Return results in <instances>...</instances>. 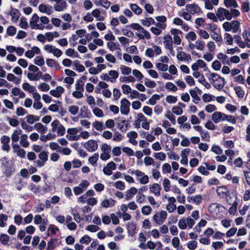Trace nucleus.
<instances>
[{
	"label": "nucleus",
	"instance_id": "16",
	"mask_svg": "<svg viewBox=\"0 0 250 250\" xmlns=\"http://www.w3.org/2000/svg\"><path fill=\"white\" fill-rule=\"evenodd\" d=\"M80 115L83 118H89L91 115V113L88 110V107L83 106L80 109Z\"/></svg>",
	"mask_w": 250,
	"mask_h": 250
},
{
	"label": "nucleus",
	"instance_id": "32",
	"mask_svg": "<svg viewBox=\"0 0 250 250\" xmlns=\"http://www.w3.org/2000/svg\"><path fill=\"white\" fill-rule=\"evenodd\" d=\"M224 3L227 7L233 6L238 7V4L235 0H224Z\"/></svg>",
	"mask_w": 250,
	"mask_h": 250
},
{
	"label": "nucleus",
	"instance_id": "7",
	"mask_svg": "<svg viewBox=\"0 0 250 250\" xmlns=\"http://www.w3.org/2000/svg\"><path fill=\"white\" fill-rule=\"evenodd\" d=\"M65 91L64 88L61 86H58L56 89L50 90V94L54 97L59 98L61 96L62 94Z\"/></svg>",
	"mask_w": 250,
	"mask_h": 250
},
{
	"label": "nucleus",
	"instance_id": "52",
	"mask_svg": "<svg viewBox=\"0 0 250 250\" xmlns=\"http://www.w3.org/2000/svg\"><path fill=\"white\" fill-rule=\"evenodd\" d=\"M166 88L173 91H176L177 90L176 86L171 82L167 83L166 84Z\"/></svg>",
	"mask_w": 250,
	"mask_h": 250
},
{
	"label": "nucleus",
	"instance_id": "20",
	"mask_svg": "<svg viewBox=\"0 0 250 250\" xmlns=\"http://www.w3.org/2000/svg\"><path fill=\"white\" fill-rule=\"evenodd\" d=\"M35 128L42 134H44L47 130V128L44 126L40 123L35 124L34 125Z\"/></svg>",
	"mask_w": 250,
	"mask_h": 250
},
{
	"label": "nucleus",
	"instance_id": "12",
	"mask_svg": "<svg viewBox=\"0 0 250 250\" xmlns=\"http://www.w3.org/2000/svg\"><path fill=\"white\" fill-rule=\"evenodd\" d=\"M161 190V187L160 185L156 183L153 184L152 186L150 187V191L157 196L160 195Z\"/></svg>",
	"mask_w": 250,
	"mask_h": 250
},
{
	"label": "nucleus",
	"instance_id": "62",
	"mask_svg": "<svg viewBox=\"0 0 250 250\" xmlns=\"http://www.w3.org/2000/svg\"><path fill=\"white\" fill-rule=\"evenodd\" d=\"M97 5L103 6L106 9H108L110 5V2L107 0H100Z\"/></svg>",
	"mask_w": 250,
	"mask_h": 250
},
{
	"label": "nucleus",
	"instance_id": "8",
	"mask_svg": "<svg viewBox=\"0 0 250 250\" xmlns=\"http://www.w3.org/2000/svg\"><path fill=\"white\" fill-rule=\"evenodd\" d=\"M186 8V10L192 15L199 12L201 10L200 7L198 5L195 4H187Z\"/></svg>",
	"mask_w": 250,
	"mask_h": 250
},
{
	"label": "nucleus",
	"instance_id": "1",
	"mask_svg": "<svg viewBox=\"0 0 250 250\" xmlns=\"http://www.w3.org/2000/svg\"><path fill=\"white\" fill-rule=\"evenodd\" d=\"M126 28H132L134 30H136L137 31H141L144 35H142L140 33H136V36L140 40H144L145 38H146L147 40H149L151 39L150 34L148 31L146 30L144 27L141 26L139 23H132L130 24L126 25L125 26Z\"/></svg>",
	"mask_w": 250,
	"mask_h": 250
},
{
	"label": "nucleus",
	"instance_id": "53",
	"mask_svg": "<svg viewBox=\"0 0 250 250\" xmlns=\"http://www.w3.org/2000/svg\"><path fill=\"white\" fill-rule=\"evenodd\" d=\"M154 157L158 159L163 161L166 158V155L165 153L161 152L158 153H154Z\"/></svg>",
	"mask_w": 250,
	"mask_h": 250
},
{
	"label": "nucleus",
	"instance_id": "19",
	"mask_svg": "<svg viewBox=\"0 0 250 250\" xmlns=\"http://www.w3.org/2000/svg\"><path fill=\"white\" fill-rule=\"evenodd\" d=\"M190 149L189 148L188 149H184L181 152V156L182 157V158L180 161V162L183 164V165H188V159L187 156H185V152H186L187 154H188L190 152Z\"/></svg>",
	"mask_w": 250,
	"mask_h": 250
},
{
	"label": "nucleus",
	"instance_id": "22",
	"mask_svg": "<svg viewBox=\"0 0 250 250\" xmlns=\"http://www.w3.org/2000/svg\"><path fill=\"white\" fill-rule=\"evenodd\" d=\"M164 39H165L164 43L166 48L172 46V39L171 36L169 34H166L164 36Z\"/></svg>",
	"mask_w": 250,
	"mask_h": 250
},
{
	"label": "nucleus",
	"instance_id": "14",
	"mask_svg": "<svg viewBox=\"0 0 250 250\" xmlns=\"http://www.w3.org/2000/svg\"><path fill=\"white\" fill-rule=\"evenodd\" d=\"M227 120L233 124L236 123V119L231 115H227L224 113L220 112V120Z\"/></svg>",
	"mask_w": 250,
	"mask_h": 250
},
{
	"label": "nucleus",
	"instance_id": "57",
	"mask_svg": "<svg viewBox=\"0 0 250 250\" xmlns=\"http://www.w3.org/2000/svg\"><path fill=\"white\" fill-rule=\"evenodd\" d=\"M83 85H84V83H83V82L82 80H78L76 83V89L77 90L83 91L84 90Z\"/></svg>",
	"mask_w": 250,
	"mask_h": 250
},
{
	"label": "nucleus",
	"instance_id": "64",
	"mask_svg": "<svg viewBox=\"0 0 250 250\" xmlns=\"http://www.w3.org/2000/svg\"><path fill=\"white\" fill-rule=\"evenodd\" d=\"M172 112L177 115H180L183 113V110L180 106H175L172 108Z\"/></svg>",
	"mask_w": 250,
	"mask_h": 250
},
{
	"label": "nucleus",
	"instance_id": "27",
	"mask_svg": "<svg viewBox=\"0 0 250 250\" xmlns=\"http://www.w3.org/2000/svg\"><path fill=\"white\" fill-rule=\"evenodd\" d=\"M73 65L76 67V70L79 72H82L85 70V67L83 65L80 64V61L79 60H75L73 62Z\"/></svg>",
	"mask_w": 250,
	"mask_h": 250
},
{
	"label": "nucleus",
	"instance_id": "17",
	"mask_svg": "<svg viewBox=\"0 0 250 250\" xmlns=\"http://www.w3.org/2000/svg\"><path fill=\"white\" fill-rule=\"evenodd\" d=\"M58 239L51 238L47 243V247L46 250H53L57 246Z\"/></svg>",
	"mask_w": 250,
	"mask_h": 250
},
{
	"label": "nucleus",
	"instance_id": "36",
	"mask_svg": "<svg viewBox=\"0 0 250 250\" xmlns=\"http://www.w3.org/2000/svg\"><path fill=\"white\" fill-rule=\"evenodd\" d=\"M34 63L38 66H42L44 64V58L42 56H37L34 59Z\"/></svg>",
	"mask_w": 250,
	"mask_h": 250
},
{
	"label": "nucleus",
	"instance_id": "47",
	"mask_svg": "<svg viewBox=\"0 0 250 250\" xmlns=\"http://www.w3.org/2000/svg\"><path fill=\"white\" fill-rule=\"evenodd\" d=\"M232 206L229 208V212L230 214H234L237 210V207L238 205V203L237 201H234L233 203H232Z\"/></svg>",
	"mask_w": 250,
	"mask_h": 250
},
{
	"label": "nucleus",
	"instance_id": "4",
	"mask_svg": "<svg viewBox=\"0 0 250 250\" xmlns=\"http://www.w3.org/2000/svg\"><path fill=\"white\" fill-rule=\"evenodd\" d=\"M84 147L88 151L93 152L98 149V145L95 140H90L85 143Z\"/></svg>",
	"mask_w": 250,
	"mask_h": 250
},
{
	"label": "nucleus",
	"instance_id": "45",
	"mask_svg": "<svg viewBox=\"0 0 250 250\" xmlns=\"http://www.w3.org/2000/svg\"><path fill=\"white\" fill-rule=\"evenodd\" d=\"M120 69L122 71V73L124 75H128L131 72V68L126 66L122 65L121 66Z\"/></svg>",
	"mask_w": 250,
	"mask_h": 250
},
{
	"label": "nucleus",
	"instance_id": "59",
	"mask_svg": "<svg viewBox=\"0 0 250 250\" xmlns=\"http://www.w3.org/2000/svg\"><path fill=\"white\" fill-rule=\"evenodd\" d=\"M39 157L44 162L47 161L48 158V152L45 151L41 152L39 155Z\"/></svg>",
	"mask_w": 250,
	"mask_h": 250
},
{
	"label": "nucleus",
	"instance_id": "31",
	"mask_svg": "<svg viewBox=\"0 0 250 250\" xmlns=\"http://www.w3.org/2000/svg\"><path fill=\"white\" fill-rule=\"evenodd\" d=\"M234 39L240 47L244 48L246 47V44L241 41V37L239 35H235Z\"/></svg>",
	"mask_w": 250,
	"mask_h": 250
},
{
	"label": "nucleus",
	"instance_id": "51",
	"mask_svg": "<svg viewBox=\"0 0 250 250\" xmlns=\"http://www.w3.org/2000/svg\"><path fill=\"white\" fill-rule=\"evenodd\" d=\"M197 242L195 240L188 241L187 243L188 248L191 250H195L197 248Z\"/></svg>",
	"mask_w": 250,
	"mask_h": 250
},
{
	"label": "nucleus",
	"instance_id": "56",
	"mask_svg": "<svg viewBox=\"0 0 250 250\" xmlns=\"http://www.w3.org/2000/svg\"><path fill=\"white\" fill-rule=\"evenodd\" d=\"M198 81L199 83L203 84L207 88H209L210 87V84L206 81L203 74L201 75V78L199 79Z\"/></svg>",
	"mask_w": 250,
	"mask_h": 250
},
{
	"label": "nucleus",
	"instance_id": "63",
	"mask_svg": "<svg viewBox=\"0 0 250 250\" xmlns=\"http://www.w3.org/2000/svg\"><path fill=\"white\" fill-rule=\"evenodd\" d=\"M86 229L90 232H95L99 229V227L96 225H89L86 227Z\"/></svg>",
	"mask_w": 250,
	"mask_h": 250
},
{
	"label": "nucleus",
	"instance_id": "28",
	"mask_svg": "<svg viewBox=\"0 0 250 250\" xmlns=\"http://www.w3.org/2000/svg\"><path fill=\"white\" fill-rule=\"evenodd\" d=\"M22 130L20 129L19 130H14V132L11 135V139L13 142H17L19 140V135L21 134Z\"/></svg>",
	"mask_w": 250,
	"mask_h": 250
},
{
	"label": "nucleus",
	"instance_id": "18",
	"mask_svg": "<svg viewBox=\"0 0 250 250\" xmlns=\"http://www.w3.org/2000/svg\"><path fill=\"white\" fill-rule=\"evenodd\" d=\"M141 23L143 25L149 27L151 24H155L154 20L151 18H146L145 20H141Z\"/></svg>",
	"mask_w": 250,
	"mask_h": 250
},
{
	"label": "nucleus",
	"instance_id": "10",
	"mask_svg": "<svg viewBox=\"0 0 250 250\" xmlns=\"http://www.w3.org/2000/svg\"><path fill=\"white\" fill-rule=\"evenodd\" d=\"M136 224L132 222H129L127 224V229L128 235L133 236L136 233Z\"/></svg>",
	"mask_w": 250,
	"mask_h": 250
},
{
	"label": "nucleus",
	"instance_id": "39",
	"mask_svg": "<svg viewBox=\"0 0 250 250\" xmlns=\"http://www.w3.org/2000/svg\"><path fill=\"white\" fill-rule=\"evenodd\" d=\"M216 16H215V15L213 13H211V12L208 13L207 15V17L208 19L212 20L214 22H217V18H219V9H218L217 11H216Z\"/></svg>",
	"mask_w": 250,
	"mask_h": 250
},
{
	"label": "nucleus",
	"instance_id": "33",
	"mask_svg": "<svg viewBox=\"0 0 250 250\" xmlns=\"http://www.w3.org/2000/svg\"><path fill=\"white\" fill-rule=\"evenodd\" d=\"M250 35V34H249L248 31L247 30H245L242 34V37L245 40L244 42L246 44V46L249 48H250V40L249 38Z\"/></svg>",
	"mask_w": 250,
	"mask_h": 250
},
{
	"label": "nucleus",
	"instance_id": "35",
	"mask_svg": "<svg viewBox=\"0 0 250 250\" xmlns=\"http://www.w3.org/2000/svg\"><path fill=\"white\" fill-rule=\"evenodd\" d=\"M27 135L26 134H23L21 137L20 141V144L24 147H27L29 146V143L27 141Z\"/></svg>",
	"mask_w": 250,
	"mask_h": 250
},
{
	"label": "nucleus",
	"instance_id": "2",
	"mask_svg": "<svg viewBox=\"0 0 250 250\" xmlns=\"http://www.w3.org/2000/svg\"><path fill=\"white\" fill-rule=\"evenodd\" d=\"M0 161H1V167L5 175L8 177L11 176L14 171L13 164L9 162L6 156L1 158Z\"/></svg>",
	"mask_w": 250,
	"mask_h": 250
},
{
	"label": "nucleus",
	"instance_id": "34",
	"mask_svg": "<svg viewBox=\"0 0 250 250\" xmlns=\"http://www.w3.org/2000/svg\"><path fill=\"white\" fill-rule=\"evenodd\" d=\"M231 24L232 30L233 33H236L240 28V22L239 21L235 20L230 22Z\"/></svg>",
	"mask_w": 250,
	"mask_h": 250
},
{
	"label": "nucleus",
	"instance_id": "44",
	"mask_svg": "<svg viewBox=\"0 0 250 250\" xmlns=\"http://www.w3.org/2000/svg\"><path fill=\"white\" fill-rule=\"evenodd\" d=\"M156 68L162 71H166L168 69V65L163 63L158 62L156 64Z\"/></svg>",
	"mask_w": 250,
	"mask_h": 250
},
{
	"label": "nucleus",
	"instance_id": "29",
	"mask_svg": "<svg viewBox=\"0 0 250 250\" xmlns=\"http://www.w3.org/2000/svg\"><path fill=\"white\" fill-rule=\"evenodd\" d=\"M235 93L237 97L239 98H242L245 95V91L243 90L241 86H237L234 88Z\"/></svg>",
	"mask_w": 250,
	"mask_h": 250
},
{
	"label": "nucleus",
	"instance_id": "23",
	"mask_svg": "<svg viewBox=\"0 0 250 250\" xmlns=\"http://www.w3.org/2000/svg\"><path fill=\"white\" fill-rule=\"evenodd\" d=\"M52 6H50L48 9L47 6L44 4H41L39 6V10L42 13H45L48 15L51 14V9H52Z\"/></svg>",
	"mask_w": 250,
	"mask_h": 250
},
{
	"label": "nucleus",
	"instance_id": "30",
	"mask_svg": "<svg viewBox=\"0 0 250 250\" xmlns=\"http://www.w3.org/2000/svg\"><path fill=\"white\" fill-rule=\"evenodd\" d=\"M130 7L132 11L137 15H140L142 12V9L136 4H131Z\"/></svg>",
	"mask_w": 250,
	"mask_h": 250
},
{
	"label": "nucleus",
	"instance_id": "3",
	"mask_svg": "<svg viewBox=\"0 0 250 250\" xmlns=\"http://www.w3.org/2000/svg\"><path fill=\"white\" fill-rule=\"evenodd\" d=\"M121 104L120 110L121 113L124 115L128 114L130 111V102L124 98L121 100Z\"/></svg>",
	"mask_w": 250,
	"mask_h": 250
},
{
	"label": "nucleus",
	"instance_id": "11",
	"mask_svg": "<svg viewBox=\"0 0 250 250\" xmlns=\"http://www.w3.org/2000/svg\"><path fill=\"white\" fill-rule=\"evenodd\" d=\"M222 194L223 196H225L226 202L227 203L231 205H232V203H233L234 201H237V197L236 195L232 193V195L231 196L230 194L228 195L226 192L222 191ZM224 196H223V198Z\"/></svg>",
	"mask_w": 250,
	"mask_h": 250
},
{
	"label": "nucleus",
	"instance_id": "9",
	"mask_svg": "<svg viewBox=\"0 0 250 250\" xmlns=\"http://www.w3.org/2000/svg\"><path fill=\"white\" fill-rule=\"evenodd\" d=\"M11 8H12L10 12L8 13V15H10L11 16V21H17L20 16V12L17 9L12 8V6H11Z\"/></svg>",
	"mask_w": 250,
	"mask_h": 250
},
{
	"label": "nucleus",
	"instance_id": "54",
	"mask_svg": "<svg viewBox=\"0 0 250 250\" xmlns=\"http://www.w3.org/2000/svg\"><path fill=\"white\" fill-rule=\"evenodd\" d=\"M224 38L226 40V43L228 44H232L233 42V38L232 36L229 33H225Z\"/></svg>",
	"mask_w": 250,
	"mask_h": 250
},
{
	"label": "nucleus",
	"instance_id": "26",
	"mask_svg": "<svg viewBox=\"0 0 250 250\" xmlns=\"http://www.w3.org/2000/svg\"><path fill=\"white\" fill-rule=\"evenodd\" d=\"M163 96V94L158 95L155 94L149 99L148 103L151 105H154L156 103V100H158L161 97Z\"/></svg>",
	"mask_w": 250,
	"mask_h": 250
},
{
	"label": "nucleus",
	"instance_id": "42",
	"mask_svg": "<svg viewBox=\"0 0 250 250\" xmlns=\"http://www.w3.org/2000/svg\"><path fill=\"white\" fill-rule=\"evenodd\" d=\"M91 241V237L88 235H84L80 240V242L82 244H89Z\"/></svg>",
	"mask_w": 250,
	"mask_h": 250
},
{
	"label": "nucleus",
	"instance_id": "15",
	"mask_svg": "<svg viewBox=\"0 0 250 250\" xmlns=\"http://www.w3.org/2000/svg\"><path fill=\"white\" fill-rule=\"evenodd\" d=\"M177 58L180 61H188L191 59L190 54H187L186 53L182 51L178 52Z\"/></svg>",
	"mask_w": 250,
	"mask_h": 250
},
{
	"label": "nucleus",
	"instance_id": "43",
	"mask_svg": "<svg viewBox=\"0 0 250 250\" xmlns=\"http://www.w3.org/2000/svg\"><path fill=\"white\" fill-rule=\"evenodd\" d=\"M19 24L21 28L24 29H26L28 27V24L26 21V18L24 17H22L21 18V21Z\"/></svg>",
	"mask_w": 250,
	"mask_h": 250
},
{
	"label": "nucleus",
	"instance_id": "50",
	"mask_svg": "<svg viewBox=\"0 0 250 250\" xmlns=\"http://www.w3.org/2000/svg\"><path fill=\"white\" fill-rule=\"evenodd\" d=\"M152 210V208L149 206H144L142 208V212L145 215H149Z\"/></svg>",
	"mask_w": 250,
	"mask_h": 250
},
{
	"label": "nucleus",
	"instance_id": "24",
	"mask_svg": "<svg viewBox=\"0 0 250 250\" xmlns=\"http://www.w3.org/2000/svg\"><path fill=\"white\" fill-rule=\"evenodd\" d=\"M10 236L7 234L1 233L0 234V241L3 245H6L8 244V242L10 240Z\"/></svg>",
	"mask_w": 250,
	"mask_h": 250
},
{
	"label": "nucleus",
	"instance_id": "58",
	"mask_svg": "<svg viewBox=\"0 0 250 250\" xmlns=\"http://www.w3.org/2000/svg\"><path fill=\"white\" fill-rule=\"evenodd\" d=\"M65 132V128L62 124H60L57 128L58 136H63Z\"/></svg>",
	"mask_w": 250,
	"mask_h": 250
},
{
	"label": "nucleus",
	"instance_id": "41",
	"mask_svg": "<svg viewBox=\"0 0 250 250\" xmlns=\"http://www.w3.org/2000/svg\"><path fill=\"white\" fill-rule=\"evenodd\" d=\"M93 125L98 131H101L105 129V126L103 125L102 122L95 121L93 123Z\"/></svg>",
	"mask_w": 250,
	"mask_h": 250
},
{
	"label": "nucleus",
	"instance_id": "13",
	"mask_svg": "<svg viewBox=\"0 0 250 250\" xmlns=\"http://www.w3.org/2000/svg\"><path fill=\"white\" fill-rule=\"evenodd\" d=\"M137 192V189L135 187H131L129 189L126 191L125 199L126 200H130L133 195Z\"/></svg>",
	"mask_w": 250,
	"mask_h": 250
},
{
	"label": "nucleus",
	"instance_id": "48",
	"mask_svg": "<svg viewBox=\"0 0 250 250\" xmlns=\"http://www.w3.org/2000/svg\"><path fill=\"white\" fill-rule=\"evenodd\" d=\"M94 115L98 117H102L104 116L103 110L98 107H95L93 109Z\"/></svg>",
	"mask_w": 250,
	"mask_h": 250
},
{
	"label": "nucleus",
	"instance_id": "61",
	"mask_svg": "<svg viewBox=\"0 0 250 250\" xmlns=\"http://www.w3.org/2000/svg\"><path fill=\"white\" fill-rule=\"evenodd\" d=\"M7 120L9 121V124L12 126L16 127L19 124V122L17 119H12L10 117H7Z\"/></svg>",
	"mask_w": 250,
	"mask_h": 250
},
{
	"label": "nucleus",
	"instance_id": "21",
	"mask_svg": "<svg viewBox=\"0 0 250 250\" xmlns=\"http://www.w3.org/2000/svg\"><path fill=\"white\" fill-rule=\"evenodd\" d=\"M115 201L110 198L109 199H105L102 203V206L104 208H108L110 206L113 207L115 205Z\"/></svg>",
	"mask_w": 250,
	"mask_h": 250
},
{
	"label": "nucleus",
	"instance_id": "25",
	"mask_svg": "<svg viewBox=\"0 0 250 250\" xmlns=\"http://www.w3.org/2000/svg\"><path fill=\"white\" fill-rule=\"evenodd\" d=\"M99 159V154L98 153H94L92 156L88 159V162L93 166L97 165V162Z\"/></svg>",
	"mask_w": 250,
	"mask_h": 250
},
{
	"label": "nucleus",
	"instance_id": "5",
	"mask_svg": "<svg viewBox=\"0 0 250 250\" xmlns=\"http://www.w3.org/2000/svg\"><path fill=\"white\" fill-rule=\"evenodd\" d=\"M131 119V116H130L129 120L127 121L125 120H122L120 123H118L119 128L122 132H125L127 129L130 127V121Z\"/></svg>",
	"mask_w": 250,
	"mask_h": 250
},
{
	"label": "nucleus",
	"instance_id": "49",
	"mask_svg": "<svg viewBox=\"0 0 250 250\" xmlns=\"http://www.w3.org/2000/svg\"><path fill=\"white\" fill-rule=\"evenodd\" d=\"M38 88L42 91L46 92L49 90L50 86L48 84L45 83H42L38 86Z\"/></svg>",
	"mask_w": 250,
	"mask_h": 250
},
{
	"label": "nucleus",
	"instance_id": "46",
	"mask_svg": "<svg viewBox=\"0 0 250 250\" xmlns=\"http://www.w3.org/2000/svg\"><path fill=\"white\" fill-rule=\"evenodd\" d=\"M114 184L116 188L122 190H124L125 188V183L122 181H118Z\"/></svg>",
	"mask_w": 250,
	"mask_h": 250
},
{
	"label": "nucleus",
	"instance_id": "37",
	"mask_svg": "<svg viewBox=\"0 0 250 250\" xmlns=\"http://www.w3.org/2000/svg\"><path fill=\"white\" fill-rule=\"evenodd\" d=\"M17 32L16 28L12 25H10L8 27L6 30V33L9 36H13L15 35Z\"/></svg>",
	"mask_w": 250,
	"mask_h": 250
},
{
	"label": "nucleus",
	"instance_id": "38",
	"mask_svg": "<svg viewBox=\"0 0 250 250\" xmlns=\"http://www.w3.org/2000/svg\"><path fill=\"white\" fill-rule=\"evenodd\" d=\"M165 116L168 119H169L171 122L172 124H176L175 117L169 110H167V111Z\"/></svg>",
	"mask_w": 250,
	"mask_h": 250
},
{
	"label": "nucleus",
	"instance_id": "40",
	"mask_svg": "<svg viewBox=\"0 0 250 250\" xmlns=\"http://www.w3.org/2000/svg\"><path fill=\"white\" fill-rule=\"evenodd\" d=\"M220 60H222L223 64H230V61H229L228 57L222 53H220Z\"/></svg>",
	"mask_w": 250,
	"mask_h": 250
},
{
	"label": "nucleus",
	"instance_id": "60",
	"mask_svg": "<svg viewBox=\"0 0 250 250\" xmlns=\"http://www.w3.org/2000/svg\"><path fill=\"white\" fill-rule=\"evenodd\" d=\"M163 185L165 190L166 192H168L170 190V181L168 179L166 178L164 180Z\"/></svg>",
	"mask_w": 250,
	"mask_h": 250
},
{
	"label": "nucleus",
	"instance_id": "55",
	"mask_svg": "<svg viewBox=\"0 0 250 250\" xmlns=\"http://www.w3.org/2000/svg\"><path fill=\"white\" fill-rule=\"evenodd\" d=\"M48 223L47 219H43L42 222L40 224L39 226L40 231L43 232L46 230V226Z\"/></svg>",
	"mask_w": 250,
	"mask_h": 250
},
{
	"label": "nucleus",
	"instance_id": "6",
	"mask_svg": "<svg viewBox=\"0 0 250 250\" xmlns=\"http://www.w3.org/2000/svg\"><path fill=\"white\" fill-rule=\"evenodd\" d=\"M226 19L229 21L232 19V14L228 10L220 7V21Z\"/></svg>",
	"mask_w": 250,
	"mask_h": 250
}]
</instances>
